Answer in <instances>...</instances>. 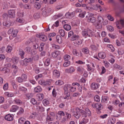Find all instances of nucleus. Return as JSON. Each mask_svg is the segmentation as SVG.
Returning a JSON list of instances; mask_svg holds the SVG:
<instances>
[{"mask_svg": "<svg viewBox=\"0 0 124 124\" xmlns=\"http://www.w3.org/2000/svg\"><path fill=\"white\" fill-rule=\"evenodd\" d=\"M98 56L100 58L104 59L106 57L105 53L104 52H101L98 54Z\"/></svg>", "mask_w": 124, "mask_h": 124, "instance_id": "26", "label": "nucleus"}, {"mask_svg": "<svg viewBox=\"0 0 124 124\" xmlns=\"http://www.w3.org/2000/svg\"><path fill=\"white\" fill-rule=\"evenodd\" d=\"M94 15L92 13H90L89 14V16L88 17L86 16V18H87V21L93 23H95L96 21V19L94 17H93Z\"/></svg>", "mask_w": 124, "mask_h": 124, "instance_id": "5", "label": "nucleus"}, {"mask_svg": "<svg viewBox=\"0 0 124 124\" xmlns=\"http://www.w3.org/2000/svg\"><path fill=\"white\" fill-rule=\"evenodd\" d=\"M53 76L56 77H59L60 75L59 72L56 70H54L53 72Z\"/></svg>", "mask_w": 124, "mask_h": 124, "instance_id": "21", "label": "nucleus"}, {"mask_svg": "<svg viewBox=\"0 0 124 124\" xmlns=\"http://www.w3.org/2000/svg\"><path fill=\"white\" fill-rule=\"evenodd\" d=\"M99 45L98 44H97L96 46L93 44L91 45L90 46V47L91 49L93 50H97L98 49Z\"/></svg>", "mask_w": 124, "mask_h": 124, "instance_id": "20", "label": "nucleus"}, {"mask_svg": "<svg viewBox=\"0 0 124 124\" xmlns=\"http://www.w3.org/2000/svg\"><path fill=\"white\" fill-rule=\"evenodd\" d=\"M36 36L38 38H39L41 40L44 41H46L47 39L46 36L42 33L37 34Z\"/></svg>", "mask_w": 124, "mask_h": 124, "instance_id": "7", "label": "nucleus"}, {"mask_svg": "<svg viewBox=\"0 0 124 124\" xmlns=\"http://www.w3.org/2000/svg\"><path fill=\"white\" fill-rule=\"evenodd\" d=\"M34 91L35 92H40L42 91V89L40 86H38L37 87L34 88Z\"/></svg>", "mask_w": 124, "mask_h": 124, "instance_id": "22", "label": "nucleus"}, {"mask_svg": "<svg viewBox=\"0 0 124 124\" xmlns=\"http://www.w3.org/2000/svg\"><path fill=\"white\" fill-rule=\"evenodd\" d=\"M115 121V118H110L109 119L108 124H114Z\"/></svg>", "mask_w": 124, "mask_h": 124, "instance_id": "32", "label": "nucleus"}, {"mask_svg": "<svg viewBox=\"0 0 124 124\" xmlns=\"http://www.w3.org/2000/svg\"><path fill=\"white\" fill-rule=\"evenodd\" d=\"M5 95L8 97H13L14 94L13 93H9L8 92H5Z\"/></svg>", "mask_w": 124, "mask_h": 124, "instance_id": "29", "label": "nucleus"}, {"mask_svg": "<svg viewBox=\"0 0 124 124\" xmlns=\"http://www.w3.org/2000/svg\"><path fill=\"white\" fill-rule=\"evenodd\" d=\"M35 6L36 8L37 9H39L40 8V4L38 2H35Z\"/></svg>", "mask_w": 124, "mask_h": 124, "instance_id": "59", "label": "nucleus"}, {"mask_svg": "<svg viewBox=\"0 0 124 124\" xmlns=\"http://www.w3.org/2000/svg\"><path fill=\"white\" fill-rule=\"evenodd\" d=\"M94 34V32L89 29L84 30L82 32V34L84 36H88L89 37H91Z\"/></svg>", "mask_w": 124, "mask_h": 124, "instance_id": "6", "label": "nucleus"}, {"mask_svg": "<svg viewBox=\"0 0 124 124\" xmlns=\"http://www.w3.org/2000/svg\"><path fill=\"white\" fill-rule=\"evenodd\" d=\"M71 85L69 84H66L64 85V89L65 90V94L64 96V99H69L68 97L70 96V93L68 92L70 90Z\"/></svg>", "mask_w": 124, "mask_h": 124, "instance_id": "4", "label": "nucleus"}, {"mask_svg": "<svg viewBox=\"0 0 124 124\" xmlns=\"http://www.w3.org/2000/svg\"><path fill=\"white\" fill-rule=\"evenodd\" d=\"M82 51L85 54H87L89 53V50L87 47L83 48L82 50Z\"/></svg>", "mask_w": 124, "mask_h": 124, "instance_id": "42", "label": "nucleus"}, {"mask_svg": "<svg viewBox=\"0 0 124 124\" xmlns=\"http://www.w3.org/2000/svg\"><path fill=\"white\" fill-rule=\"evenodd\" d=\"M108 23V21L107 20H104L101 16H98L97 22L96 23L95 26L97 28L100 29L102 28V24L103 25H107Z\"/></svg>", "mask_w": 124, "mask_h": 124, "instance_id": "2", "label": "nucleus"}, {"mask_svg": "<svg viewBox=\"0 0 124 124\" xmlns=\"http://www.w3.org/2000/svg\"><path fill=\"white\" fill-rule=\"evenodd\" d=\"M76 87L74 86H71V85L70 89V90L71 92H74L76 91Z\"/></svg>", "mask_w": 124, "mask_h": 124, "instance_id": "54", "label": "nucleus"}, {"mask_svg": "<svg viewBox=\"0 0 124 124\" xmlns=\"http://www.w3.org/2000/svg\"><path fill=\"white\" fill-rule=\"evenodd\" d=\"M88 120L87 118H84L82 121L79 123V124H86L88 122Z\"/></svg>", "mask_w": 124, "mask_h": 124, "instance_id": "33", "label": "nucleus"}, {"mask_svg": "<svg viewBox=\"0 0 124 124\" xmlns=\"http://www.w3.org/2000/svg\"><path fill=\"white\" fill-rule=\"evenodd\" d=\"M64 60L65 61H68L70 59L71 57L70 55L68 54H66L64 56Z\"/></svg>", "mask_w": 124, "mask_h": 124, "instance_id": "37", "label": "nucleus"}, {"mask_svg": "<svg viewBox=\"0 0 124 124\" xmlns=\"http://www.w3.org/2000/svg\"><path fill=\"white\" fill-rule=\"evenodd\" d=\"M5 58V56L4 54H0V61L3 60Z\"/></svg>", "mask_w": 124, "mask_h": 124, "instance_id": "55", "label": "nucleus"}, {"mask_svg": "<svg viewBox=\"0 0 124 124\" xmlns=\"http://www.w3.org/2000/svg\"><path fill=\"white\" fill-rule=\"evenodd\" d=\"M19 108L17 106L15 105L12 106L10 109V111L11 112H15Z\"/></svg>", "mask_w": 124, "mask_h": 124, "instance_id": "14", "label": "nucleus"}, {"mask_svg": "<svg viewBox=\"0 0 124 124\" xmlns=\"http://www.w3.org/2000/svg\"><path fill=\"white\" fill-rule=\"evenodd\" d=\"M52 47L57 49H60V47L59 46L56 45L54 44H53L52 45Z\"/></svg>", "mask_w": 124, "mask_h": 124, "instance_id": "57", "label": "nucleus"}, {"mask_svg": "<svg viewBox=\"0 0 124 124\" xmlns=\"http://www.w3.org/2000/svg\"><path fill=\"white\" fill-rule=\"evenodd\" d=\"M63 27L65 30L67 31L70 30L71 29V26L67 24L64 25L63 26Z\"/></svg>", "mask_w": 124, "mask_h": 124, "instance_id": "30", "label": "nucleus"}, {"mask_svg": "<svg viewBox=\"0 0 124 124\" xmlns=\"http://www.w3.org/2000/svg\"><path fill=\"white\" fill-rule=\"evenodd\" d=\"M86 14V12L85 11H84L82 13L80 14H79V16L81 17H84L85 16V15Z\"/></svg>", "mask_w": 124, "mask_h": 124, "instance_id": "64", "label": "nucleus"}, {"mask_svg": "<svg viewBox=\"0 0 124 124\" xmlns=\"http://www.w3.org/2000/svg\"><path fill=\"white\" fill-rule=\"evenodd\" d=\"M70 40L72 41H73V43L76 45H80L82 43V41L78 35H73L71 38Z\"/></svg>", "mask_w": 124, "mask_h": 124, "instance_id": "3", "label": "nucleus"}, {"mask_svg": "<svg viewBox=\"0 0 124 124\" xmlns=\"http://www.w3.org/2000/svg\"><path fill=\"white\" fill-rule=\"evenodd\" d=\"M19 91L24 93H26L27 90V89L23 86H20L18 88Z\"/></svg>", "mask_w": 124, "mask_h": 124, "instance_id": "19", "label": "nucleus"}, {"mask_svg": "<svg viewBox=\"0 0 124 124\" xmlns=\"http://www.w3.org/2000/svg\"><path fill=\"white\" fill-rule=\"evenodd\" d=\"M16 80L19 83H21L24 81L21 77H17L16 78Z\"/></svg>", "mask_w": 124, "mask_h": 124, "instance_id": "50", "label": "nucleus"}, {"mask_svg": "<svg viewBox=\"0 0 124 124\" xmlns=\"http://www.w3.org/2000/svg\"><path fill=\"white\" fill-rule=\"evenodd\" d=\"M44 97V95L42 93L38 94L36 96V98L39 101H41L43 99Z\"/></svg>", "mask_w": 124, "mask_h": 124, "instance_id": "17", "label": "nucleus"}, {"mask_svg": "<svg viewBox=\"0 0 124 124\" xmlns=\"http://www.w3.org/2000/svg\"><path fill=\"white\" fill-rule=\"evenodd\" d=\"M21 77L23 81H25L27 79L26 75L23 74L22 75Z\"/></svg>", "mask_w": 124, "mask_h": 124, "instance_id": "52", "label": "nucleus"}, {"mask_svg": "<svg viewBox=\"0 0 124 124\" xmlns=\"http://www.w3.org/2000/svg\"><path fill=\"white\" fill-rule=\"evenodd\" d=\"M99 86V84L93 83L91 85V88L92 90H96L98 88Z\"/></svg>", "mask_w": 124, "mask_h": 124, "instance_id": "16", "label": "nucleus"}, {"mask_svg": "<svg viewBox=\"0 0 124 124\" xmlns=\"http://www.w3.org/2000/svg\"><path fill=\"white\" fill-rule=\"evenodd\" d=\"M92 106L93 108H96L98 110H100L102 108V105L100 103H93L92 104Z\"/></svg>", "mask_w": 124, "mask_h": 124, "instance_id": "11", "label": "nucleus"}, {"mask_svg": "<svg viewBox=\"0 0 124 124\" xmlns=\"http://www.w3.org/2000/svg\"><path fill=\"white\" fill-rule=\"evenodd\" d=\"M24 112V109L21 107L19 108L18 111L17 112V115H20L23 114Z\"/></svg>", "mask_w": 124, "mask_h": 124, "instance_id": "34", "label": "nucleus"}, {"mask_svg": "<svg viewBox=\"0 0 124 124\" xmlns=\"http://www.w3.org/2000/svg\"><path fill=\"white\" fill-rule=\"evenodd\" d=\"M107 29L110 31H113L114 30V28L111 26L108 25L107 26Z\"/></svg>", "mask_w": 124, "mask_h": 124, "instance_id": "45", "label": "nucleus"}, {"mask_svg": "<svg viewBox=\"0 0 124 124\" xmlns=\"http://www.w3.org/2000/svg\"><path fill=\"white\" fill-rule=\"evenodd\" d=\"M12 50V48L11 46L9 45L7 46L6 49V51L7 53L11 52Z\"/></svg>", "mask_w": 124, "mask_h": 124, "instance_id": "31", "label": "nucleus"}, {"mask_svg": "<svg viewBox=\"0 0 124 124\" xmlns=\"http://www.w3.org/2000/svg\"><path fill=\"white\" fill-rule=\"evenodd\" d=\"M56 39L57 41L59 43H61V37L60 36H56Z\"/></svg>", "mask_w": 124, "mask_h": 124, "instance_id": "44", "label": "nucleus"}, {"mask_svg": "<svg viewBox=\"0 0 124 124\" xmlns=\"http://www.w3.org/2000/svg\"><path fill=\"white\" fill-rule=\"evenodd\" d=\"M60 34L62 37H63L65 35V32L64 30L62 29H60L59 31Z\"/></svg>", "mask_w": 124, "mask_h": 124, "instance_id": "49", "label": "nucleus"}, {"mask_svg": "<svg viewBox=\"0 0 124 124\" xmlns=\"http://www.w3.org/2000/svg\"><path fill=\"white\" fill-rule=\"evenodd\" d=\"M30 102L33 105H35L37 103V101L34 98H32L30 100Z\"/></svg>", "mask_w": 124, "mask_h": 124, "instance_id": "48", "label": "nucleus"}, {"mask_svg": "<svg viewBox=\"0 0 124 124\" xmlns=\"http://www.w3.org/2000/svg\"><path fill=\"white\" fill-rule=\"evenodd\" d=\"M108 100V98L107 96H103L102 97V101L103 102L106 103Z\"/></svg>", "mask_w": 124, "mask_h": 124, "instance_id": "38", "label": "nucleus"}, {"mask_svg": "<svg viewBox=\"0 0 124 124\" xmlns=\"http://www.w3.org/2000/svg\"><path fill=\"white\" fill-rule=\"evenodd\" d=\"M70 62L69 61H67V62H65L63 64V66L64 67H67L70 65Z\"/></svg>", "mask_w": 124, "mask_h": 124, "instance_id": "47", "label": "nucleus"}, {"mask_svg": "<svg viewBox=\"0 0 124 124\" xmlns=\"http://www.w3.org/2000/svg\"><path fill=\"white\" fill-rule=\"evenodd\" d=\"M77 71L82 73L84 71V68L81 67H78L77 68Z\"/></svg>", "mask_w": 124, "mask_h": 124, "instance_id": "36", "label": "nucleus"}, {"mask_svg": "<svg viewBox=\"0 0 124 124\" xmlns=\"http://www.w3.org/2000/svg\"><path fill=\"white\" fill-rule=\"evenodd\" d=\"M42 102L44 105L45 106H46L49 103V101L46 99H44L43 101Z\"/></svg>", "mask_w": 124, "mask_h": 124, "instance_id": "39", "label": "nucleus"}, {"mask_svg": "<svg viewBox=\"0 0 124 124\" xmlns=\"http://www.w3.org/2000/svg\"><path fill=\"white\" fill-rule=\"evenodd\" d=\"M94 100L96 101H99L100 99L99 96L98 95H96L94 97Z\"/></svg>", "mask_w": 124, "mask_h": 124, "instance_id": "61", "label": "nucleus"}, {"mask_svg": "<svg viewBox=\"0 0 124 124\" xmlns=\"http://www.w3.org/2000/svg\"><path fill=\"white\" fill-rule=\"evenodd\" d=\"M17 33V31L16 30H14L11 34V36L13 37H16V35Z\"/></svg>", "mask_w": 124, "mask_h": 124, "instance_id": "40", "label": "nucleus"}, {"mask_svg": "<svg viewBox=\"0 0 124 124\" xmlns=\"http://www.w3.org/2000/svg\"><path fill=\"white\" fill-rule=\"evenodd\" d=\"M31 49V48L30 47H27L25 48V50L31 53L32 54H35L36 53L37 51L36 50L32 51Z\"/></svg>", "mask_w": 124, "mask_h": 124, "instance_id": "18", "label": "nucleus"}, {"mask_svg": "<svg viewBox=\"0 0 124 124\" xmlns=\"http://www.w3.org/2000/svg\"><path fill=\"white\" fill-rule=\"evenodd\" d=\"M13 62L15 64L17 63L18 61V58L16 57H13L12 58Z\"/></svg>", "mask_w": 124, "mask_h": 124, "instance_id": "28", "label": "nucleus"}, {"mask_svg": "<svg viewBox=\"0 0 124 124\" xmlns=\"http://www.w3.org/2000/svg\"><path fill=\"white\" fill-rule=\"evenodd\" d=\"M107 18L108 20L110 21H112L114 20L113 17L110 15H108L107 16Z\"/></svg>", "mask_w": 124, "mask_h": 124, "instance_id": "60", "label": "nucleus"}, {"mask_svg": "<svg viewBox=\"0 0 124 124\" xmlns=\"http://www.w3.org/2000/svg\"><path fill=\"white\" fill-rule=\"evenodd\" d=\"M39 56L38 55H35L32 57V59L33 60L36 61L38 60L39 58Z\"/></svg>", "mask_w": 124, "mask_h": 124, "instance_id": "58", "label": "nucleus"}, {"mask_svg": "<svg viewBox=\"0 0 124 124\" xmlns=\"http://www.w3.org/2000/svg\"><path fill=\"white\" fill-rule=\"evenodd\" d=\"M45 45V44L43 43H42L41 44L39 48L40 51H42L43 49V46Z\"/></svg>", "mask_w": 124, "mask_h": 124, "instance_id": "62", "label": "nucleus"}, {"mask_svg": "<svg viewBox=\"0 0 124 124\" xmlns=\"http://www.w3.org/2000/svg\"><path fill=\"white\" fill-rule=\"evenodd\" d=\"M116 26L118 29H121L122 27L120 26L121 24L123 26H124V20L121 19L117 21L116 22Z\"/></svg>", "mask_w": 124, "mask_h": 124, "instance_id": "9", "label": "nucleus"}, {"mask_svg": "<svg viewBox=\"0 0 124 124\" xmlns=\"http://www.w3.org/2000/svg\"><path fill=\"white\" fill-rule=\"evenodd\" d=\"M73 54L76 56H79V53H78L77 50L75 49H73L72 51Z\"/></svg>", "mask_w": 124, "mask_h": 124, "instance_id": "56", "label": "nucleus"}, {"mask_svg": "<svg viewBox=\"0 0 124 124\" xmlns=\"http://www.w3.org/2000/svg\"><path fill=\"white\" fill-rule=\"evenodd\" d=\"M3 25L8 27L12 25V23L10 22L9 21H5L3 23Z\"/></svg>", "mask_w": 124, "mask_h": 124, "instance_id": "24", "label": "nucleus"}, {"mask_svg": "<svg viewBox=\"0 0 124 124\" xmlns=\"http://www.w3.org/2000/svg\"><path fill=\"white\" fill-rule=\"evenodd\" d=\"M5 119L8 121H12L13 119V115L9 114L6 115L4 117Z\"/></svg>", "mask_w": 124, "mask_h": 124, "instance_id": "10", "label": "nucleus"}, {"mask_svg": "<svg viewBox=\"0 0 124 124\" xmlns=\"http://www.w3.org/2000/svg\"><path fill=\"white\" fill-rule=\"evenodd\" d=\"M60 52L59 51H56L52 53L51 54L52 56L54 58H56L60 54Z\"/></svg>", "mask_w": 124, "mask_h": 124, "instance_id": "15", "label": "nucleus"}, {"mask_svg": "<svg viewBox=\"0 0 124 124\" xmlns=\"http://www.w3.org/2000/svg\"><path fill=\"white\" fill-rule=\"evenodd\" d=\"M65 115L64 112L62 111H59L57 114V117H59V118H61L63 116H64Z\"/></svg>", "mask_w": 124, "mask_h": 124, "instance_id": "23", "label": "nucleus"}, {"mask_svg": "<svg viewBox=\"0 0 124 124\" xmlns=\"http://www.w3.org/2000/svg\"><path fill=\"white\" fill-rule=\"evenodd\" d=\"M37 108L39 111H43L44 110V108L42 107H40L39 106H37Z\"/></svg>", "mask_w": 124, "mask_h": 124, "instance_id": "53", "label": "nucleus"}, {"mask_svg": "<svg viewBox=\"0 0 124 124\" xmlns=\"http://www.w3.org/2000/svg\"><path fill=\"white\" fill-rule=\"evenodd\" d=\"M8 16L11 18L14 17L15 16V12L14 10H10L8 11Z\"/></svg>", "mask_w": 124, "mask_h": 124, "instance_id": "12", "label": "nucleus"}, {"mask_svg": "<svg viewBox=\"0 0 124 124\" xmlns=\"http://www.w3.org/2000/svg\"><path fill=\"white\" fill-rule=\"evenodd\" d=\"M43 75L42 74H40L36 76L35 78L36 80H37L38 79L42 77Z\"/></svg>", "mask_w": 124, "mask_h": 124, "instance_id": "63", "label": "nucleus"}, {"mask_svg": "<svg viewBox=\"0 0 124 124\" xmlns=\"http://www.w3.org/2000/svg\"><path fill=\"white\" fill-rule=\"evenodd\" d=\"M38 83L39 84L42 86H46L47 85H50V82L49 80L45 81L44 80H41L39 81Z\"/></svg>", "mask_w": 124, "mask_h": 124, "instance_id": "8", "label": "nucleus"}, {"mask_svg": "<svg viewBox=\"0 0 124 124\" xmlns=\"http://www.w3.org/2000/svg\"><path fill=\"white\" fill-rule=\"evenodd\" d=\"M81 113L83 117H86L87 116H90L91 115V112L88 108H86L85 111L80 109L78 108H76L75 111L73 112V115L76 118H78L80 116Z\"/></svg>", "mask_w": 124, "mask_h": 124, "instance_id": "1", "label": "nucleus"}, {"mask_svg": "<svg viewBox=\"0 0 124 124\" xmlns=\"http://www.w3.org/2000/svg\"><path fill=\"white\" fill-rule=\"evenodd\" d=\"M25 119L21 117L18 120V123L20 124H23L25 121Z\"/></svg>", "mask_w": 124, "mask_h": 124, "instance_id": "43", "label": "nucleus"}, {"mask_svg": "<svg viewBox=\"0 0 124 124\" xmlns=\"http://www.w3.org/2000/svg\"><path fill=\"white\" fill-rule=\"evenodd\" d=\"M50 63V59L49 58H48L46 59L45 62L44 64L47 66Z\"/></svg>", "mask_w": 124, "mask_h": 124, "instance_id": "41", "label": "nucleus"}, {"mask_svg": "<svg viewBox=\"0 0 124 124\" xmlns=\"http://www.w3.org/2000/svg\"><path fill=\"white\" fill-rule=\"evenodd\" d=\"M65 71L66 72L71 73L75 71V69L73 67H71L66 69Z\"/></svg>", "mask_w": 124, "mask_h": 124, "instance_id": "13", "label": "nucleus"}, {"mask_svg": "<svg viewBox=\"0 0 124 124\" xmlns=\"http://www.w3.org/2000/svg\"><path fill=\"white\" fill-rule=\"evenodd\" d=\"M75 62L77 63L80 64H85V62L80 60L76 61Z\"/></svg>", "mask_w": 124, "mask_h": 124, "instance_id": "51", "label": "nucleus"}, {"mask_svg": "<svg viewBox=\"0 0 124 124\" xmlns=\"http://www.w3.org/2000/svg\"><path fill=\"white\" fill-rule=\"evenodd\" d=\"M107 49L110 50L111 52H114L115 51V48L113 46L111 45H108L107 46Z\"/></svg>", "mask_w": 124, "mask_h": 124, "instance_id": "25", "label": "nucleus"}, {"mask_svg": "<svg viewBox=\"0 0 124 124\" xmlns=\"http://www.w3.org/2000/svg\"><path fill=\"white\" fill-rule=\"evenodd\" d=\"M55 84L56 85H63L64 84V83L62 80H59L56 81L55 82Z\"/></svg>", "mask_w": 124, "mask_h": 124, "instance_id": "35", "label": "nucleus"}, {"mask_svg": "<svg viewBox=\"0 0 124 124\" xmlns=\"http://www.w3.org/2000/svg\"><path fill=\"white\" fill-rule=\"evenodd\" d=\"M24 52L23 50H20L19 52V54L21 56V58L23 59V55L24 54Z\"/></svg>", "mask_w": 124, "mask_h": 124, "instance_id": "46", "label": "nucleus"}, {"mask_svg": "<svg viewBox=\"0 0 124 124\" xmlns=\"http://www.w3.org/2000/svg\"><path fill=\"white\" fill-rule=\"evenodd\" d=\"M17 15L18 16L23 17L24 15V13L22 10H18L17 13Z\"/></svg>", "mask_w": 124, "mask_h": 124, "instance_id": "27", "label": "nucleus"}]
</instances>
